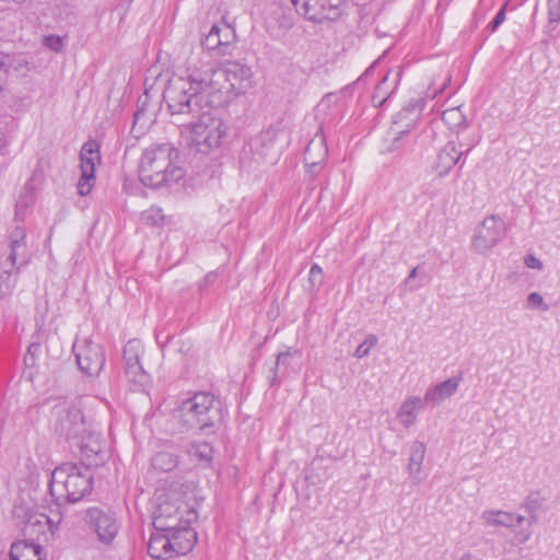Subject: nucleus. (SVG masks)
<instances>
[{
    "label": "nucleus",
    "instance_id": "4",
    "mask_svg": "<svg viewBox=\"0 0 560 560\" xmlns=\"http://www.w3.org/2000/svg\"><path fill=\"white\" fill-rule=\"evenodd\" d=\"M92 487L93 476L88 467L65 463L51 472L49 491L58 504L79 502Z\"/></svg>",
    "mask_w": 560,
    "mask_h": 560
},
{
    "label": "nucleus",
    "instance_id": "13",
    "mask_svg": "<svg viewBox=\"0 0 560 560\" xmlns=\"http://www.w3.org/2000/svg\"><path fill=\"white\" fill-rule=\"evenodd\" d=\"M290 142V130L278 122L253 138L249 145L260 156H267L272 150H282Z\"/></svg>",
    "mask_w": 560,
    "mask_h": 560
},
{
    "label": "nucleus",
    "instance_id": "17",
    "mask_svg": "<svg viewBox=\"0 0 560 560\" xmlns=\"http://www.w3.org/2000/svg\"><path fill=\"white\" fill-rule=\"evenodd\" d=\"M73 445L79 448L84 467L98 466L103 462L102 443L98 434L86 429V433L82 434V438L75 441Z\"/></svg>",
    "mask_w": 560,
    "mask_h": 560
},
{
    "label": "nucleus",
    "instance_id": "36",
    "mask_svg": "<svg viewBox=\"0 0 560 560\" xmlns=\"http://www.w3.org/2000/svg\"><path fill=\"white\" fill-rule=\"evenodd\" d=\"M524 264L527 268L541 270L544 265L540 259H538L535 255L528 254L524 257Z\"/></svg>",
    "mask_w": 560,
    "mask_h": 560
},
{
    "label": "nucleus",
    "instance_id": "47",
    "mask_svg": "<svg viewBox=\"0 0 560 560\" xmlns=\"http://www.w3.org/2000/svg\"><path fill=\"white\" fill-rule=\"evenodd\" d=\"M7 81H0V94L2 93V89L5 85Z\"/></svg>",
    "mask_w": 560,
    "mask_h": 560
},
{
    "label": "nucleus",
    "instance_id": "30",
    "mask_svg": "<svg viewBox=\"0 0 560 560\" xmlns=\"http://www.w3.org/2000/svg\"><path fill=\"white\" fill-rule=\"evenodd\" d=\"M296 12L310 21L315 20L314 0H292Z\"/></svg>",
    "mask_w": 560,
    "mask_h": 560
},
{
    "label": "nucleus",
    "instance_id": "31",
    "mask_svg": "<svg viewBox=\"0 0 560 560\" xmlns=\"http://www.w3.org/2000/svg\"><path fill=\"white\" fill-rule=\"evenodd\" d=\"M378 339L376 335L370 334L366 336L364 341L358 346V348L354 351V357L358 359H362L366 355H369L370 350L376 346Z\"/></svg>",
    "mask_w": 560,
    "mask_h": 560
},
{
    "label": "nucleus",
    "instance_id": "11",
    "mask_svg": "<svg viewBox=\"0 0 560 560\" xmlns=\"http://www.w3.org/2000/svg\"><path fill=\"white\" fill-rule=\"evenodd\" d=\"M73 351L80 370L89 376H97L105 363L102 347L89 338L77 340Z\"/></svg>",
    "mask_w": 560,
    "mask_h": 560
},
{
    "label": "nucleus",
    "instance_id": "7",
    "mask_svg": "<svg viewBox=\"0 0 560 560\" xmlns=\"http://www.w3.org/2000/svg\"><path fill=\"white\" fill-rule=\"evenodd\" d=\"M172 510H174L173 517L167 518L170 522L164 524L176 557L189 552L197 541V533L190 527V524L197 520V512L185 503Z\"/></svg>",
    "mask_w": 560,
    "mask_h": 560
},
{
    "label": "nucleus",
    "instance_id": "22",
    "mask_svg": "<svg viewBox=\"0 0 560 560\" xmlns=\"http://www.w3.org/2000/svg\"><path fill=\"white\" fill-rule=\"evenodd\" d=\"M10 560H45L43 548L39 545L18 541L12 544L10 549Z\"/></svg>",
    "mask_w": 560,
    "mask_h": 560
},
{
    "label": "nucleus",
    "instance_id": "50",
    "mask_svg": "<svg viewBox=\"0 0 560 560\" xmlns=\"http://www.w3.org/2000/svg\"><path fill=\"white\" fill-rule=\"evenodd\" d=\"M323 145L326 147L325 139H323ZM325 151L327 152V148H325Z\"/></svg>",
    "mask_w": 560,
    "mask_h": 560
},
{
    "label": "nucleus",
    "instance_id": "34",
    "mask_svg": "<svg viewBox=\"0 0 560 560\" xmlns=\"http://www.w3.org/2000/svg\"><path fill=\"white\" fill-rule=\"evenodd\" d=\"M44 45L56 52L60 51L63 47V40L60 36L48 35L43 39Z\"/></svg>",
    "mask_w": 560,
    "mask_h": 560
},
{
    "label": "nucleus",
    "instance_id": "27",
    "mask_svg": "<svg viewBox=\"0 0 560 560\" xmlns=\"http://www.w3.org/2000/svg\"><path fill=\"white\" fill-rule=\"evenodd\" d=\"M144 352L143 343L139 339L129 340L122 350L125 366L140 364V359Z\"/></svg>",
    "mask_w": 560,
    "mask_h": 560
},
{
    "label": "nucleus",
    "instance_id": "16",
    "mask_svg": "<svg viewBox=\"0 0 560 560\" xmlns=\"http://www.w3.org/2000/svg\"><path fill=\"white\" fill-rule=\"evenodd\" d=\"M464 152L460 151L454 141L446 142L439 151L431 168L436 177L447 176L453 167L460 162Z\"/></svg>",
    "mask_w": 560,
    "mask_h": 560
},
{
    "label": "nucleus",
    "instance_id": "1",
    "mask_svg": "<svg viewBox=\"0 0 560 560\" xmlns=\"http://www.w3.org/2000/svg\"><path fill=\"white\" fill-rule=\"evenodd\" d=\"M163 100L173 122L187 133V144L201 154L219 149L228 137L229 127L214 115L205 95L190 89L183 77H173L163 91Z\"/></svg>",
    "mask_w": 560,
    "mask_h": 560
},
{
    "label": "nucleus",
    "instance_id": "39",
    "mask_svg": "<svg viewBox=\"0 0 560 560\" xmlns=\"http://www.w3.org/2000/svg\"><path fill=\"white\" fill-rule=\"evenodd\" d=\"M505 19L504 9H501L492 20V30H495Z\"/></svg>",
    "mask_w": 560,
    "mask_h": 560
},
{
    "label": "nucleus",
    "instance_id": "12",
    "mask_svg": "<svg viewBox=\"0 0 560 560\" xmlns=\"http://www.w3.org/2000/svg\"><path fill=\"white\" fill-rule=\"evenodd\" d=\"M235 42V30L226 23H221L212 25L209 33L201 40V46L217 57H224L232 54Z\"/></svg>",
    "mask_w": 560,
    "mask_h": 560
},
{
    "label": "nucleus",
    "instance_id": "42",
    "mask_svg": "<svg viewBox=\"0 0 560 560\" xmlns=\"http://www.w3.org/2000/svg\"><path fill=\"white\" fill-rule=\"evenodd\" d=\"M417 271H418V268H413L410 273L408 275L407 279H406V284H408L411 279L416 278L417 277Z\"/></svg>",
    "mask_w": 560,
    "mask_h": 560
},
{
    "label": "nucleus",
    "instance_id": "48",
    "mask_svg": "<svg viewBox=\"0 0 560 560\" xmlns=\"http://www.w3.org/2000/svg\"><path fill=\"white\" fill-rule=\"evenodd\" d=\"M460 560H470V556L469 555H465V556L462 557Z\"/></svg>",
    "mask_w": 560,
    "mask_h": 560
},
{
    "label": "nucleus",
    "instance_id": "46",
    "mask_svg": "<svg viewBox=\"0 0 560 560\" xmlns=\"http://www.w3.org/2000/svg\"><path fill=\"white\" fill-rule=\"evenodd\" d=\"M22 214L21 213V210H20V206L16 205V210H15V218H19V215Z\"/></svg>",
    "mask_w": 560,
    "mask_h": 560
},
{
    "label": "nucleus",
    "instance_id": "20",
    "mask_svg": "<svg viewBox=\"0 0 560 560\" xmlns=\"http://www.w3.org/2000/svg\"><path fill=\"white\" fill-rule=\"evenodd\" d=\"M459 378L452 377L427 389L424 401L428 405L438 406L445 399L452 397L458 389Z\"/></svg>",
    "mask_w": 560,
    "mask_h": 560
},
{
    "label": "nucleus",
    "instance_id": "23",
    "mask_svg": "<svg viewBox=\"0 0 560 560\" xmlns=\"http://www.w3.org/2000/svg\"><path fill=\"white\" fill-rule=\"evenodd\" d=\"M399 73H396L394 78L390 79L389 73L384 75L381 82L376 85L375 91L372 95V102L374 106L381 107L387 101V98L394 93L398 85Z\"/></svg>",
    "mask_w": 560,
    "mask_h": 560
},
{
    "label": "nucleus",
    "instance_id": "3",
    "mask_svg": "<svg viewBox=\"0 0 560 560\" xmlns=\"http://www.w3.org/2000/svg\"><path fill=\"white\" fill-rule=\"evenodd\" d=\"M185 174L179 152L173 144H154L142 152L139 176L143 185L151 188L171 186L183 179Z\"/></svg>",
    "mask_w": 560,
    "mask_h": 560
},
{
    "label": "nucleus",
    "instance_id": "43",
    "mask_svg": "<svg viewBox=\"0 0 560 560\" xmlns=\"http://www.w3.org/2000/svg\"><path fill=\"white\" fill-rule=\"evenodd\" d=\"M444 88H445V83L438 91H434L430 96L435 97L439 93H441L444 90Z\"/></svg>",
    "mask_w": 560,
    "mask_h": 560
},
{
    "label": "nucleus",
    "instance_id": "37",
    "mask_svg": "<svg viewBox=\"0 0 560 560\" xmlns=\"http://www.w3.org/2000/svg\"><path fill=\"white\" fill-rule=\"evenodd\" d=\"M215 280H217V273L213 271L208 272L199 283L200 290H205V289L209 288L210 285H212L215 282Z\"/></svg>",
    "mask_w": 560,
    "mask_h": 560
},
{
    "label": "nucleus",
    "instance_id": "15",
    "mask_svg": "<svg viewBox=\"0 0 560 560\" xmlns=\"http://www.w3.org/2000/svg\"><path fill=\"white\" fill-rule=\"evenodd\" d=\"M88 522L97 534L103 544H110L118 533L119 525L112 512H104L98 508H91L86 512Z\"/></svg>",
    "mask_w": 560,
    "mask_h": 560
},
{
    "label": "nucleus",
    "instance_id": "18",
    "mask_svg": "<svg viewBox=\"0 0 560 560\" xmlns=\"http://www.w3.org/2000/svg\"><path fill=\"white\" fill-rule=\"evenodd\" d=\"M422 107V101L415 100L411 101L407 107H405L396 115L394 126L392 128L393 133L395 135V140L404 135H407L410 129L416 126L420 118Z\"/></svg>",
    "mask_w": 560,
    "mask_h": 560
},
{
    "label": "nucleus",
    "instance_id": "2",
    "mask_svg": "<svg viewBox=\"0 0 560 560\" xmlns=\"http://www.w3.org/2000/svg\"><path fill=\"white\" fill-rule=\"evenodd\" d=\"M187 82L191 90L205 95L213 105H222L254 85L252 68L238 61H229L222 68L209 62L189 59L186 67Z\"/></svg>",
    "mask_w": 560,
    "mask_h": 560
},
{
    "label": "nucleus",
    "instance_id": "9",
    "mask_svg": "<svg viewBox=\"0 0 560 560\" xmlns=\"http://www.w3.org/2000/svg\"><path fill=\"white\" fill-rule=\"evenodd\" d=\"M55 433L73 444L82 434L86 433L85 420L82 411L74 406L62 405L56 408Z\"/></svg>",
    "mask_w": 560,
    "mask_h": 560
},
{
    "label": "nucleus",
    "instance_id": "32",
    "mask_svg": "<svg viewBox=\"0 0 560 560\" xmlns=\"http://www.w3.org/2000/svg\"><path fill=\"white\" fill-rule=\"evenodd\" d=\"M526 306L529 310H540L547 312L549 306L545 303L542 295L538 292H532L527 295Z\"/></svg>",
    "mask_w": 560,
    "mask_h": 560
},
{
    "label": "nucleus",
    "instance_id": "26",
    "mask_svg": "<svg viewBox=\"0 0 560 560\" xmlns=\"http://www.w3.org/2000/svg\"><path fill=\"white\" fill-rule=\"evenodd\" d=\"M151 465L158 471L168 472L177 467L178 458L174 453L163 451L152 457Z\"/></svg>",
    "mask_w": 560,
    "mask_h": 560
},
{
    "label": "nucleus",
    "instance_id": "49",
    "mask_svg": "<svg viewBox=\"0 0 560 560\" xmlns=\"http://www.w3.org/2000/svg\"><path fill=\"white\" fill-rule=\"evenodd\" d=\"M139 115H140V112H137V113L135 114V118H136V119H138V118H139Z\"/></svg>",
    "mask_w": 560,
    "mask_h": 560
},
{
    "label": "nucleus",
    "instance_id": "29",
    "mask_svg": "<svg viewBox=\"0 0 560 560\" xmlns=\"http://www.w3.org/2000/svg\"><path fill=\"white\" fill-rule=\"evenodd\" d=\"M442 119L452 129L462 127L466 120L459 106L445 109L442 114Z\"/></svg>",
    "mask_w": 560,
    "mask_h": 560
},
{
    "label": "nucleus",
    "instance_id": "25",
    "mask_svg": "<svg viewBox=\"0 0 560 560\" xmlns=\"http://www.w3.org/2000/svg\"><path fill=\"white\" fill-rule=\"evenodd\" d=\"M125 374L133 390H143L150 382V375L144 371L141 363L125 366Z\"/></svg>",
    "mask_w": 560,
    "mask_h": 560
},
{
    "label": "nucleus",
    "instance_id": "10",
    "mask_svg": "<svg viewBox=\"0 0 560 560\" xmlns=\"http://www.w3.org/2000/svg\"><path fill=\"white\" fill-rule=\"evenodd\" d=\"M173 506L168 503L162 504L159 508V515L155 517V523L159 524L156 532L153 533L148 541V553L153 559H171L174 558L171 537L165 530L164 518L173 517Z\"/></svg>",
    "mask_w": 560,
    "mask_h": 560
},
{
    "label": "nucleus",
    "instance_id": "38",
    "mask_svg": "<svg viewBox=\"0 0 560 560\" xmlns=\"http://www.w3.org/2000/svg\"><path fill=\"white\" fill-rule=\"evenodd\" d=\"M8 132L5 128H0V154H4L8 148Z\"/></svg>",
    "mask_w": 560,
    "mask_h": 560
},
{
    "label": "nucleus",
    "instance_id": "44",
    "mask_svg": "<svg viewBox=\"0 0 560 560\" xmlns=\"http://www.w3.org/2000/svg\"><path fill=\"white\" fill-rule=\"evenodd\" d=\"M314 163H306V168L310 174H312V168L314 167Z\"/></svg>",
    "mask_w": 560,
    "mask_h": 560
},
{
    "label": "nucleus",
    "instance_id": "24",
    "mask_svg": "<svg viewBox=\"0 0 560 560\" xmlns=\"http://www.w3.org/2000/svg\"><path fill=\"white\" fill-rule=\"evenodd\" d=\"M425 455V445L420 441L412 442L410 446V457L408 463V472L412 478H417L422 470V463Z\"/></svg>",
    "mask_w": 560,
    "mask_h": 560
},
{
    "label": "nucleus",
    "instance_id": "19",
    "mask_svg": "<svg viewBox=\"0 0 560 560\" xmlns=\"http://www.w3.org/2000/svg\"><path fill=\"white\" fill-rule=\"evenodd\" d=\"M481 520L488 527H506L513 528L521 525L525 517L502 510H487L481 513Z\"/></svg>",
    "mask_w": 560,
    "mask_h": 560
},
{
    "label": "nucleus",
    "instance_id": "8",
    "mask_svg": "<svg viewBox=\"0 0 560 560\" xmlns=\"http://www.w3.org/2000/svg\"><path fill=\"white\" fill-rule=\"evenodd\" d=\"M505 223L497 214L487 215L475 229L470 247L476 254L486 255L505 236Z\"/></svg>",
    "mask_w": 560,
    "mask_h": 560
},
{
    "label": "nucleus",
    "instance_id": "35",
    "mask_svg": "<svg viewBox=\"0 0 560 560\" xmlns=\"http://www.w3.org/2000/svg\"><path fill=\"white\" fill-rule=\"evenodd\" d=\"M548 19L550 23L560 21V0H548Z\"/></svg>",
    "mask_w": 560,
    "mask_h": 560
},
{
    "label": "nucleus",
    "instance_id": "45",
    "mask_svg": "<svg viewBox=\"0 0 560 560\" xmlns=\"http://www.w3.org/2000/svg\"><path fill=\"white\" fill-rule=\"evenodd\" d=\"M313 275H315V265H312L310 268V277H312Z\"/></svg>",
    "mask_w": 560,
    "mask_h": 560
},
{
    "label": "nucleus",
    "instance_id": "28",
    "mask_svg": "<svg viewBox=\"0 0 560 560\" xmlns=\"http://www.w3.org/2000/svg\"><path fill=\"white\" fill-rule=\"evenodd\" d=\"M188 452L194 458L205 463L210 462L213 456V448L207 442L192 443Z\"/></svg>",
    "mask_w": 560,
    "mask_h": 560
},
{
    "label": "nucleus",
    "instance_id": "41",
    "mask_svg": "<svg viewBox=\"0 0 560 560\" xmlns=\"http://www.w3.org/2000/svg\"><path fill=\"white\" fill-rule=\"evenodd\" d=\"M289 355H290L289 352H281V353H279L278 357H277L276 364L279 365L280 363H284L285 360L289 358Z\"/></svg>",
    "mask_w": 560,
    "mask_h": 560
},
{
    "label": "nucleus",
    "instance_id": "40",
    "mask_svg": "<svg viewBox=\"0 0 560 560\" xmlns=\"http://www.w3.org/2000/svg\"><path fill=\"white\" fill-rule=\"evenodd\" d=\"M337 100H338V96L336 94L328 93L322 98L319 105L320 106H329L331 103H335Z\"/></svg>",
    "mask_w": 560,
    "mask_h": 560
},
{
    "label": "nucleus",
    "instance_id": "6",
    "mask_svg": "<svg viewBox=\"0 0 560 560\" xmlns=\"http://www.w3.org/2000/svg\"><path fill=\"white\" fill-rule=\"evenodd\" d=\"M175 413L185 427L209 433L221 418L220 401L210 393H195L178 404Z\"/></svg>",
    "mask_w": 560,
    "mask_h": 560
},
{
    "label": "nucleus",
    "instance_id": "21",
    "mask_svg": "<svg viewBox=\"0 0 560 560\" xmlns=\"http://www.w3.org/2000/svg\"><path fill=\"white\" fill-rule=\"evenodd\" d=\"M425 405L424 398L409 396L401 402L397 411V419L404 428L408 429L416 423L418 413Z\"/></svg>",
    "mask_w": 560,
    "mask_h": 560
},
{
    "label": "nucleus",
    "instance_id": "14",
    "mask_svg": "<svg viewBox=\"0 0 560 560\" xmlns=\"http://www.w3.org/2000/svg\"><path fill=\"white\" fill-rule=\"evenodd\" d=\"M80 161L81 176L78 182V192L81 196H86L94 186L95 167L101 161L97 142L88 141L82 145Z\"/></svg>",
    "mask_w": 560,
    "mask_h": 560
},
{
    "label": "nucleus",
    "instance_id": "5",
    "mask_svg": "<svg viewBox=\"0 0 560 560\" xmlns=\"http://www.w3.org/2000/svg\"><path fill=\"white\" fill-rule=\"evenodd\" d=\"M30 258L26 243V230L16 224L8 235V243L0 249V299L11 294L16 281V275Z\"/></svg>",
    "mask_w": 560,
    "mask_h": 560
},
{
    "label": "nucleus",
    "instance_id": "33",
    "mask_svg": "<svg viewBox=\"0 0 560 560\" xmlns=\"http://www.w3.org/2000/svg\"><path fill=\"white\" fill-rule=\"evenodd\" d=\"M13 58L4 52H0V81H7L9 71L12 67Z\"/></svg>",
    "mask_w": 560,
    "mask_h": 560
}]
</instances>
